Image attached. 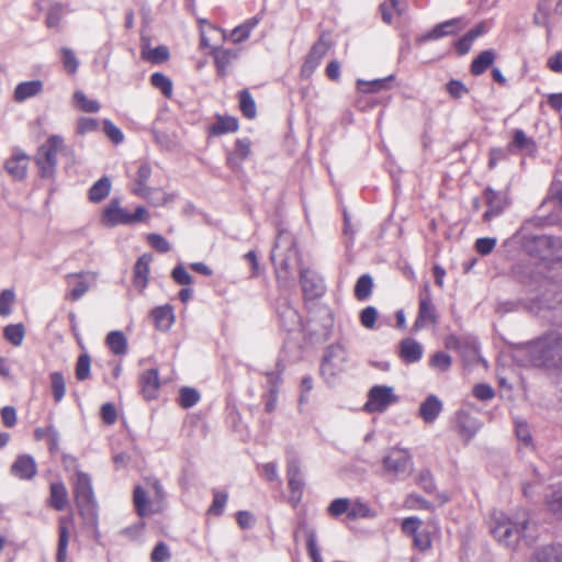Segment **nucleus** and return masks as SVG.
I'll list each match as a JSON object with an SVG mask.
<instances>
[{"label": "nucleus", "instance_id": "1", "mask_svg": "<svg viewBox=\"0 0 562 562\" xmlns=\"http://www.w3.org/2000/svg\"><path fill=\"white\" fill-rule=\"evenodd\" d=\"M529 362L537 368L562 370V335L547 333L525 345Z\"/></svg>", "mask_w": 562, "mask_h": 562}, {"label": "nucleus", "instance_id": "2", "mask_svg": "<svg viewBox=\"0 0 562 562\" xmlns=\"http://www.w3.org/2000/svg\"><path fill=\"white\" fill-rule=\"evenodd\" d=\"M510 278L524 286L528 291L539 290L544 288L543 293L547 292V299L555 304H562V292L558 291V285L552 283L547 276L539 270L537 265L530 260L521 259L516 261L509 270Z\"/></svg>", "mask_w": 562, "mask_h": 562}, {"label": "nucleus", "instance_id": "3", "mask_svg": "<svg viewBox=\"0 0 562 562\" xmlns=\"http://www.w3.org/2000/svg\"><path fill=\"white\" fill-rule=\"evenodd\" d=\"M522 250L547 267L562 262V238L552 235H527L521 241Z\"/></svg>", "mask_w": 562, "mask_h": 562}, {"label": "nucleus", "instance_id": "4", "mask_svg": "<svg viewBox=\"0 0 562 562\" xmlns=\"http://www.w3.org/2000/svg\"><path fill=\"white\" fill-rule=\"evenodd\" d=\"M529 520L520 521L510 519L503 512H494L491 517L490 530L493 537L507 548L515 549L521 539L526 538Z\"/></svg>", "mask_w": 562, "mask_h": 562}, {"label": "nucleus", "instance_id": "5", "mask_svg": "<svg viewBox=\"0 0 562 562\" xmlns=\"http://www.w3.org/2000/svg\"><path fill=\"white\" fill-rule=\"evenodd\" d=\"M65 148V139L59 134H53L38 146L34 155V162L37 167L41 179L54 180L56 177L58 154Z\"/></svg>", "mask_w": 562, "mask_h": 562}, {"label": "nucleus", "instance_id": "6", "mask_svg": "<svg viewBox=\"0 0 562 562\" xmlns=\"http://www.w3.org/2000/svg\"><path fill=\"white\" fill-rule=\"evenodd\" d=\"M72 492L80 516L90 522H95L98 520V502L94 496L91 476L81 470H77Z\"/></svg>", "mask_w": 562, "mask_h": 562}, {"label": "nucleus", "instance_id": "7", "mask_svg": "<svg viewBox=\"0 0 562 562\" xmlns=\"http://www.w3.org/2000/svg\"><path fill=\"white\" fill-rule=\"evenodd\" d=\"M148 218L149 213L145 206L139 205L133 213H131L121 207V201L119 198H113L102 213V222L109 227L134 225L136 223L146 222Z\"/></svg>", "mask_w": 562, "mask_h": 562}, {"label": "nucleus", "instance_id": "8", "mask_svg": "<svg viewBox=\"0 0 562 562\" xmlns=\"http://www.w3.org/2000/svg\"><path fill=\"white\" fill-rule=\"evenodd\" d=\"M526 310L529 313L539 314L546 310H554L555 304L550 302L547 299V292L541 293L540 295L526 301L522 299H508V300H499L497 301L495 311L496 313L504 315L513 312H517L519 310Z\"/></svg>", "mask_w": 562, "mask_h": 562}, {"label": "nucleus", "instance_id": "9", "mask_svg": "<svg viewBox=\"0 0 562 562\" xmlns=\"http://www.w3.org/2000/svg\"><path fill=\"white\" fill-rule=\"evenodd\" d=\"M382 467L386 474L397 480L405 479L413 467V458L408 449L393 447L382 459Z\"/></svg>", "mask_w": 562, "mask_h": 562}, {"label": "nucleus", "instance_id": "10", "mask_svg": "<svg viewBox=\"0 0 562 562\" xmlns=\"http://www.w3.org/2000/svg\"><path fill=\"white\" fill-rule=\"evenodd\" d=\"M285 371L284 361L279 358L276 362L274 370L263 372L266 376V392L261 398L265 405V412L271 414L276 411L278 404V396L280 392V385L282 384V375Z\"/></svg>", "mask_w": 562, "mask_h": 562}, {"label": "nucleus", "instance_id": "11", "mask_svg": "<svg viewBox=\"0 0 562 562\" xmlns=\"http://www.w3.org/2000/svg\"><path fill=\"white\" fill-rule=\"evenodd\" d=\"M348 355L346 348L336 342L325 349L321 363V373L326 381H330L344 371Z\"/></svg>", "mask_w": 562, "mask_h": 562}, {"label": "nucleus", "instance_id": "12", "mask_svg": "<svg viewBox=\"0 0 562 562\" xmlns=\"http://www.w3.org/2000/svg\"><path fill=\"white\" fill-rule=\"evenodd\" d=\"M398 397L394 394L392 386L374 385L369 390L364 411L369 413H383L390 405L396 403Z\"/></svg>", "mask_w": 562, "mask_h": 562}, {"label": "nucleus", "instance_id": "13", "mask_svg": "<svg viewBox=\"0 0 562 562\" xmlns=\"http://www.w3.org/2000/svg\"><path fill=\"white\" fill-rule=\"evenodd\" d=\"M484 199L487 210L483 214V220L490 222L495 217L501 216L504 211L510 205L508 190H494L492 187L484 189Z\"/></svg>", "mask_w": 562, "mask_h": 562}, {"label": "nucleus", "instance_id": "14", "mask_svg": "<svg viewBox=\"0 0 562 562\" xmlns=\"http://www.w3.org/2000/svg\"><path fill=\"white\" fill-rule=\"evenodd\" d=\"M288 487L290 491V503L296 507L303 498L305 481L301 471V463L293 458L286 464Z\"/></svg>", "mask_w": 562, "mask_h": 562}, {"label": "nucleus", "instance_id": "15", "mask_svg": "<svg viewBox=\"0 0 562 562\" xmlns=\"http://www.w3.org/2000/svg\"><path fill=\"white\" fill-rule=\"evenodd\" d=\"M436 323V307L432 303L429 283H425L419 293V306L416 319L413 325L415 331L422 329L426 323Z\"/></svg>", "mask_w": 562, "mask_h": 562}, {"label": "nucleus", "instance_id": "16", "mask_svg": "<svg viewBox=\"0 0 562 562\" xmlns=\"http://www.w3.org/2000/svg\"><path fill=\"white\" fill-rule=\"evenodd\" d=\"M277 316L280 329L286 333H291L295 330L299 326H302V329L305 333V335H308L311 339L313 338L312 333H310L307 329V325L302 324V319L299 312L288 302L284 301L278 304Z\"/></svg>", "mask_w": 562, "mask_h": 562}, {"label": "nucleus", "instance_id": "17", "mask_svg": "<svg viewBox=\"0 0 562 562\" xmlns=\"http://www.w3.org/2000/svg\"><path fill=\"white\" fill-rule=\"evenodd\" d=\"M328 48V44L322 37L313 44L301 66V77L310 78L314 74Z\"/></svg>", "mask_w": 562, "mask_h": 562}, {"label": "nucleus", "instance_id": "18", "mask_svg": "<svg viewBox=\"0 0 562 562\" xmlns=\"http://www.w3.org/2000/svg\"><path fill=\"white\" fill-rule=\"evenodd\" d=\"M303 532L306 540V548L313 562H323V558L317 546L316 529L311 527L305 518L297 521L296 529L294 531V540L299 538V533Z\"/></svg>", "mask_w": 562, "mask_h": 562}, {"label": "nucleus", "instance_id": "19", "mask_svg": "<svg viewBox=\"0 0 562 562\" xmlns=\"http://www.w3.org/2000/svg\"><path fill=\"white\" fill-rule=\"evenodd\" d=\"M10 473L21 481H30L37 473L35 459L29 454H19L10 467Z\"/></svg>", "mask_w": 562, "mask_h": 562}, {"label": "nucleus", "instance_id": "20", "mask_svg": "<svg viewBox=\"0 0 562 562\" xmlns=\"http://www.w3.org/2000/svg\"><path fill=\"white\" fill-rule=\"evenodd\" d=\"M300 284L304 296L308 300L321 297L324 294L325 285L322 278L308 269L301 271Z\"/></svg>", "mask_w": 562, "mask_h": 562}, {"label": "nucleus", "instance_id": "21", "mask_svg": "<svg viewBox=\"0 0 562 562\" xmlns=\"http://www.w3.org/2000/svg\"><path fill=\"white\" fill-rule=\"evenodd\" d=\"M30 156L21 149H15L4 162L5 171L15 180L22 181L27 176Z\"/></svg>", "mask_w": 562, "mask_h": 562}, {"label": "nucleus", "instance_id": "22", "mask_svg": "<svg viewBox=\"0 0 562 562\" xmlns=\"http://www.w3.org/2000/svg\"><path fill=\"white\" fill-rule=\"evenodd\" d=\"M139 392L146 401L157 398L160 387L159 373L157 369H147L143 371L138 379Z\"/></svg>", "mask_w": 562, "mask_h": 562}, {"label": "nucleus", "instance_id": "23", "mask_svg": "<svg viewBox=\"0 0 562 562\" xmlns=\"http://www.w3.org/2000/svg\"><path fill=\"white\" fill-rule=\"evenodd\" d=\"M210 55L214 58L217 76L224 78L228 74L229 65L238 58L239 54L235 49L214 46L211 47Z\"/></svg>", "mask_w": 562, "mask_h": 562}, {"label": "nucleus", "instance_id": "24", "mask_svg": "<svg viewBox=\"0 0 562 562\" xmlns=\"http://www.w3.org/2000/svg\"><path fill=\"white\" fill-rule=\"evenodd\" d=\"M461 30V19L453 18L434 25V27L429 32L422 36L420 41H437L445 36L456 35Z\"/></svg>", "mask_w": 562, "mask_h": 562}, {"label": "nucleus", "instance_id": "25", "mask_svg": "<svg viewBox=\"0 0 562 562\" xmlns=\"http://www.w3.org/2000/svg\"><path fill=\"white\" fill-rule=\"evenodd\" d=\"M151 255L149 254H143L140 257L137 258L134 267H133V285L143 292L147 284H148V278H149V266L151 262Z\"/></svg>", "mask_w": 562, "mask_h": 562}, {"label": "nucleus", "instance_id": "26", "mask_svg": "<svg viewBox=\"0 0 562 562\" xmlns=\"http://www.w3.org/2000/svg\"><path fill=\"white\" fill-rule=\"evenodd\" d=\"M443 409L442 401L435 394H429L419 405L418 415L426 424H432Z\"/></svg>", "mask_w": 562, "mask_h": 562}, {"label": "nucleus", "instance_id": "27", "mask_svg": "<svg viewBox=\"0 0 562 562\" xmlns=\"http://www.w3.org/2000/svg\"><path fill=\"white\" fill-rule=\"evenodd\" d=\"M417 485L428 495H435L440 504H446L450 501L446 492H438L434 475L429 469H422L416 479Z\"/></svg>", "mask_w": 562, "mask_h": 562}, {"label": "nucleus", "instance_id": "28", "mask_svg": "<svg viewBox=\"0 0 562 562\" xmlns=\"http://www.w3.org/2000/svg\"><path fill=\"white\" fill-rule=\"evenodd\" d=\"M456 423L460 435L467 440L472 439L480 429L479 420L469 412L463 409L457 412Z\"/></svg>", "mask_w": 562, "mask_h": 562}, {"label": "nucleus", "instance_id": "29", "mask_svg": "<svg viewBox=\"0 0 562 562\" xmlns=\"http://www.w3.org/2000/svg\"><path fill=\"white\" fill-rule=\"evenodd\" d=\"M398 355L405 363H416L424 355V347L414 338H404L400 342Z\"/></svg>", "mask_w": 562, "mask_h": 562}, {"label": "nucleus", "instance_id": "30", "mask_svg": "<svg viewBox=\"0 0 562 562\" xmlns=\"http://www.w3.org/2000/svg\"><path fill=\"white\" fill-rule=\"evenodd\" d=\"M395 80L396 76L391 74L384 78H376L373 80L358 79L356 86L358 91L361 93H375L382 90H390Z\"/></svg>", "mask_w": 562, "mask_h": 562}, {"label": "nucleus", "instance_id": "31", "mask_svg": "<svg viewBox=\"0 0 562 562\" xmlns=\"http://www.w3.org/2000/svg\"><path fill=\"white\" fill-rule=\"evenodd\" d=\"M150 314L158 330L168 331L175 323V313L170 304L157 306Z\"/></svg>", "mask_w": 562, "mask_h": 562}, {"label": "nucleus", "instance_id": "32", "mask_svg": "<svg viewBox=\"0 0 562 562\" xmlns=\"http://www.w3.org/2000/svg\"><path fill=\"white\" fill-rule=\"evenodd\" d=\"M151 177V167L148 162H142L135 177V187L133 193L139 198L148 199L151 188L147 187V181Z\"/></svg>", "mask_w": 562, "mask_h": 562}, {"label": "nucleus", "instance_id": "33", "mask_svg": "<svg viewBox=\"0 0 562 562\" xmlns=\"http://www.w3.org/2000/svg\"><path fill=\"white\" fill-rule=\"evenodd\" d=\"M72 525V520L70 518L61 517L58 521V546L56 553L57 562H66L67 560V549L69 543V528Z\"/></svg>", "mask_w": 562, "mask_h": 562}, {"label": "nucleus", "instance_id": "34", "mask_svg": "<svg viewBox=\"0 0 562 562\" xmlns=\"http://www.w3.org/2000/svg\"><path fill=\"white\" fill-rule=\"evenodd\" d=\"M43 90V82L38 79L23 81L18 83L14 89L13 99L16 102H24L25 100L33 98L41 93Z\"/></svg>", "mask_w": 562, "mask_h": 562}, {"label": "nucleus", "instance_id": "35", "mask_svg": "<svg viewBox=\"0 0 562 562\" xmlns=\"http://www.w3.org/2000/svg\"><path fill=\"white\" fill-rule=\"evenodd\" d=\"M142 58L153 64L159 65L167 61L170 57V53L167 46L159 45L155 48H149L148 41L142 37Z\"/></svg>", "mask_w": 562, "mask_h": 562}, {"label": "nucleus", "instance_id": "36", "mask_svg": "<svg viewBox=\"0 0 562 562\" xmlns=\"http://www.w3.org/2000/svg\"><path fill=\"white\" fill-rule=\"evenodd\" d=\"M496 53L494 49H485L481 52L471 63L470 72L473 76L484 74L495 61Z\"/></svg>", "mask_w": 562, "mask_h": 562}, {"label": "nucleus", "instance_id": "37", "mask_svg": "<svg viewBox=\"0 0 562 562\" xmlns=\"http://www.w3.org/2000/svg\"><path fill=\"white\" fill-rule=\"evenodd\" d=\"M531 562H562V544H549L537 549Z\"/></svg>", "mask_w": 562, "mask_h": 562}, {"label": "nucleus", "instance_id": "38", "mask_svg": "<svg viewBox=\"0 0 562 562\" xmlns=\"http://www.w3.org/2000/svg\"><path fill=\"white\" fill-rule=\"evenodd\" d=\"M68 503V492L61 481L53 482L50 484L49 505L54 509L61 512L66 508Z\"/></svg>", "mask_w": 562, "mask_h": 562}, {"label": "nucleus", "instance_id": "39", "mask_svg": "<svg viewBox=\"0 0 562 562\" xmlns=\"http://www.w3.org/2000/svg\"><path fill=\"white\" fill-rule=\"evenodd\" d=\"M238 120L234 116H217L216 122L209 127V134L218 136L227 133H234L238 130Z\"/></svg>", "mask_w": 562, "mask_h": 562}, {"label": "nucleus", "instance_id": "40", "mask_svg": "<svg viewBox=\"0 0 562 562\" xmlns=\"http://www.w3.org/2000/svg\"><path fill=\"white\" fill-rule=\"evenodd\" d=\"M111 191V180L109 177L103 176L95 181L88 191V198L93 203L103 201Z\"/></svg>", "mask_w": 562, "mask_h": 562}, {"label": "nucleus", "instance_id": "41", "mask_svg": "<svg viewBox=\"0 0 562 562\" xmlns=\"http://www.w3.org/2000/svg\"><path fill=\"white\" fill-rule=\"evenodd\" d=\"M552 0H539L537 10L533 14V23L547 29L548 33L551 32L550 15H551Z\"/></svg>", "mask_w": 562, "mask_h": 562}, {"label": "nucleus", "instance_id": "42", "mask_svg": "<svg viewBox=\"0 0 562 562\" xmlns=\"http://www.w3.org/2000/svg\"><path fill=\"white\" fill-rule=\"evenodd\" d=\"M133 498L135 509L138 516L146 517L154 513V510L150 507V501L147 496V493L140 485H137L134 488Z\"/></svg>", "mask_w": 562, "mask_h": 562}, {"label": "nucleus", "instance_id": "43", "mask_svg": "<svg viewBox=\"0 0 562 562\" xmlns=\"http://www.w3.org/2000/svg\"><path fill=\"white\" fill-rule=\"evenodd\" d=\"M372 290L373 278L371 274L364 273L358 278L355 285L353 294L358 301L363 302L371 296Z\"/></svg>", "mask_w": 562, "mask_h": 562}, {"label": "nucleus", "instance_id": "44", "mask_svg": "<svg viewBox=\"0 0 562 562\" xmlns=\"http://www.w3.org/2000/svg\"><path fill=\"white\" fill-rule=\"evenodd\" d=\"M106 345L116 356H122L127 352V339L121 330L110 331L106 336Z\"/></svg>", "mask_w": 562, "mask_h": 562}, {"label": "nucleus", "instance_id": "45", "mask_svg": "<svg viewBox=\"0 0 562 562\" xmlns=\"http://www.w3.org/2000/svg\"><path fill=\"white\" fill-rule=\"evenodd\" d=\"M514 148L524 150L526 153H533L537 148L532 138L528 137L522 130H515L513 142L509 144V150Z\"/></svg>", "mask_w": 562, "mask_h": 562}, {"label": "nucleus", "instance_id": "46", "mask_svg": "<svg viewBox=\"0 0 562 562\" xmlns=\"http://www.w3.org/2000/svg\"><path fill=\"white\" fill-rule=\"evenodd\" d=\"M238 99L241 114L248 120L255 119L257 115V108L256 102L249 90L243 89L241 91H239Z\"/></svg>", "mask_w": 562, "mask_h": 562}, {"label": "nucleus", "instance_id": "47", "mask_svg": "<svg viewBox=\"0 0 562 562\" xmlns=\"http://www.w3.org/2000/svg\"><path fill=\"white\" fill-rule=\"evenodd\" d=\"M66 278H67L68 283H70V280L72 278L77 279V281L75 282V285L68 293V297L71 301L80 300L89 290V284H88L87 280L85 279V273L83 272L70 273Z\"/></svg>", "mask_w": 562, "mask_h": 562}, {"label": "nucleus", "instance_id": "48", "mask_svg": "<svg viewBox=\"0 0 562 562\" xmlns=\"http://www.w3.org/2000/svg\"><path fill=\"white\" fill-rule=\"evenodd\" d=\"M25 335V328L22 323L9 324L3 328V337L14 347L22 345Z\"/></svg>", "mask_w": 562, "mask_h": 562}, {"label": "nucleus", "instance_id": "49", "mask_svg": "<svg viewBox=\"0 0 562 562\" xmlns=\"http://www.w3.org/2000/svg\"><path fill=\"white\" fill-rule=\"evenodd\" d=\"M213 501L206 514L209 516L221 517L224 514L228 501V493L213 490Z\"/></svg>", "mask_w": 562, "mask_h": 562}, {"label": "nucleus", "instance_id": "50", "mask_svg": "<svg viewBox=\"0 0 562 562\" xmlns=\"http://www.w3.org/2000/svg\"><path fill=\"white\" fill-rule=\"evenodd\" d=\"M50 389L54 401L59 403L66 393V383L64 374L59 371H54L49 374Z\"/></svg>", "mask_w": 562, "mask_h": 562}, {"label": "nucleus", "instance_id": "51", "mask_svg": "<svg viewBox=\"0 0 562 562\" xmlns=\"http://www.w3.org/2000/svg\"><path fill=\"white\" fill-rule=\"evenodd\" d=\"M150 83L154 88L160 90V92L166 98H171L172 95V81L171 79L162 72H154L150 76Z\"/></svg>", "mask_w": 562, "mask_h": 562}, {"label": "nucleus", "instance_id": "52", "mask_svg": "<svg viewBox=\"0 0 562 562\" xmlns=\"http://www.w3.org/2000/svg\"><path fill=\"white\" fill-rule=\"evenodd\" d=\"M201 396L196 389L183 386L180 389L178 403L182 408H191L195 406Z\"/></svg>", "mask_w": 562, "mask_h": 562}, {"label": "nucleus", "instance_id": "53", "mask_svg": "<svg viewBox=\"0 0 562 562\" xmlns=\"http://www.w3.org/2000/svg\"><path fill=\"white\" fill-rule=\"evenodd\" d=\"M451 364V356L442 350L436 351L429 359V366L439 372H447Z\"/></svg>", "mask_w": 562, "mask_h": 562}, {"label": "nucleus", "instance_id": "54", "mask_svg": "<svg viewBox=\"0 0 562 562\" xmlns=\"http://www.w3.org/2000/svg\"><path fill=\"white\" fill-rule=\"evenodd\" d=\"M64 15V4L54 2L47 10L45 24L48 29L58 27Z\"/></svg>", "mask_w": 562, "mask_h": 562}, {"label": "nucleus", "instance_id": "55", "mask_svg": "<svg viewBox=\"0 0 562 562\" xmlns=\"http://www.w3.org/2000/svg\"><path fill=\"white\" fill-rule=\"evenodd\" d=\"M547 507L558 518H562V486L553 490L546 499Z\"/></svg>", "mask_w": 562, "mask_h": 562}, {"label": "nucleus", "instance_id": "56", "mask_svg": "<svg viewBox=\"0 0 562 562\" xmlns=\"http://www.w3.org/2000/svg\"><path fill=\"white\" fill-rule=\"evenodd\" d=\"M74 101L83 112L97 113L100 110V103L97 100L88 99L82 91L74 93Z\"/></svg>", "mask_w": 562, "mask_h": 562}, {"label": "nucleus", "instance_id": "57", "mask_svg": "<svg viewBox=\"0 0 562 562\" xmlns=\"http://www.w3.org/2000/svg\"><path fill=\"white\" fill-rule=\"evenodd\" d=\"M372 516H373L372 510L368 504H366L361 501H356L355 503L350 502L349 514H348L349 520H355L358 518H369Z\"/></svg>", "mask_w": 562, "mask_h": 562}, {"label": "nucleus", "instance_id": "58", "mask_svg": "<svg viewBox=\"0 0 562 562\" xmlns=\"http://www.w3.org/2000/svg\"><path fill=\"white\" fill-rule=\"evenodd\" d=\"M349 504L350 499L347 497H338L335 498L328 506L327 513L331 517L338 518L341 515L346 514L348 517L349 514Z\"/></svg>", "mask_w": 562, "mask_h": 562}, {"label": "nucleus", "instance_id": "59", "mask_svg": "<svg viewBox=\"0 0 562 562\" xmlns=\"http://www.w3.org/2000/svg\"><path fill=\"white\" fill-rule=\"evenodd\" d=\"M63 65L68 74H76L79 67V60L76 57L75 52L69 47L60 48Z\"/></svg>", "mask_w": 562, "mask_h": 562}, {"label": "nucleus", "instance_id": "60", "mask_svg": "<svg viewBox=\"0 0 562 562\" xmlns=\"http://www.w3.org/2000/svg\"><path fill=\"white\" fill-rule=\"evenodd\" d=\"M15 301V293L11 289H4L0 292V315L8 317L12 313V304Z\"/></svg>", "mask_w": 562, "mask_h": 562}, {"label": "nucleus", "instance_id": "61", "mask_svg": "<svg viewBox=\"0 0 562 562\" xmlns=\"http://www.w3.org/2000/svg\"><path fill=\"white\" fill-rule=\"evenodd\" d=\"M91 359L88 353H81L76 363V378L78 381H85L90 376Z\"/></svg>", "mask_w": 562, "mask_h": 562}, {"label": "nucleus", "instance_id": "62", "mask_svg": "<svg viewBox=\"0 0 562 562\" xmlns=\"http://www.w3.org/2000/svg\"><path fill=\"white\" fill-rule=\"evenodd\" d=\"M378 316V310L374 306L369 305L360 312V324L367 329H373L375 328Z\"/></svg>", "mask_w": 562, "mask_h": 562}, {"label": "nucleus", "instance_id": "63", "mask_svg": "<svg viewBox=\"0 0 562 562\" xmlns=\"http://www.w3.org/2000/svg\"><path fill=\"white\" fill-rule=\"evenodd\" d=\"M103 132L104 134L115 144H122L124 140V134L111 120H103Z\"/></svg>", "mask_w": 562, "mask_h": 562}, {"label": "nucleus", "instance_id": "64", "mask_svg": "<svg viewBox=\"0 0 562 562\" xmlns=\"http://www.w3.org/2000/svg\"><path fill=\"white\" fill-rule=\"evenodd\" d=\"M170 559L171 552L168 544L164 541H159L151 551V562H168Z\"/></svg>", "mask_w": 562, "mask_h": 562}]
</instances>
